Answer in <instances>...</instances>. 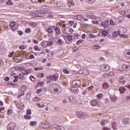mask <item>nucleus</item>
Segmentation results:
<instances>
[{"mask_svg": "<svg viewBox=\"0 0 130 130\" xmlns=\"http://www.w3.org/2000/svg\"><path fill=\"white\" fill-rule=\"evenodd\" d=\"M52 12L49 11H42L41 10H37L34 13V15L38 18H43L45 16V14H51Z\"/></svg>", "mask_w": 130, "mask_h": 130, "instance_id": "1", "label": "nucleus"}, {"mask_svg": "<svg viewBox=\"0 0 130 130\" xmlns=\"http://www.w3.org/2000/svg\"><path fill=\"white\" fill-rule=\"evenodd\" d=\"M75 115L77 116V117H78V118H80V119H85V118H87L88 117V115L82 111H76L75 112Z\"/></svg>", "mask_w": 130, "mask_h": 130, "instance_id": "2", "label": "nucleus"}, {"mask_svg": "<svg viewBox=\"0 0 130 130\" xmlns=\"http://www.w3.org/2000/svg\"><path fill=\"white\" fill-rule=\"evenodd\" d=\"M91 106L100 107V103L97 100L93 99L90 101Z\"/></svg>", "mask_w": 130, "mask_h": 130, "instance_id": "3", "label": "nucleus"}, {"mask_svg": "<svg viewBox=\"0 0 130 130\" xmlns=\"http://www.w3.org/2000/svg\"><path fill=\"white\" fill-rule=\"evenodd\" d=\"M100 69L101 70L102 72H108V71L110 70V67L107 64L101 65Z\"/></svg>", "mask_w": 130, "mask_h": 130, "instance_id": "4", "label": "nucleus"}, {"mask_svg": "<svg viewBox=\"0 0 130 130\" xmlns=\"http://www.w3.org/2000/svg\"><path fill=\"white\" fill-rule=\"evenodd\" d=\"M17 124L15 122H10L8 126H7V129L8 130H14L15 129V128L16 127Z\"/></svg>", "mask_w": 130, "mask_h": 130, "instance_id": "5", "label": "nucleus"}, {"mask_svg": "<svg viewBox=\"0 0 130 130\" xmlns=\"http://www.w3.org/2000/svg\"><path fill=\"white\" fill-rule=\"evenodd\" d=\"M72 84L76 87H80L82 85V82L79 80H75L72 82Z\"/></svg>", "mask_w": 130, "mask_h": 130, "instance_id": "6", "label": "nucleus"}, {"mask_svg": "<svg viewBox=\"0 0 130 130\" xmlns=\"http://www.w3.org/2000/svg\"><path fill=\"white\" fill-rule=\"evenodd\" d=\"M86 17H87V18H89V19H95L97 18L96 16H95V14L92 13H86Z\"/></svg>", "mask_w": 130, "mask_h": 130, "instance_id": "7", "label": "nucleus"}, {"mask_svg": "<svg viewBox=\"0 0 130 130\" xmlns=\"http://www.w3.org/2000/svg\"><path fill=\"white\" fill-rule=\"evenodd\" d=\"M73 31H74V30L70 27H65L64 29V33H65V34H72Z\"/></svg>", "mask_w": 130, "mask_h": 130, "instance_id": "8", "label": "nucleus"}, {"mask_svg": "<svg viewBox=\"0 0 130 130\" xmlns=\"http://www.w3.org/2000/svg\"><path fill=\"white\" fill-rule=\"evenodd\" d=\"M123 56L126 59H130V50H126L124 52Z\"/></svg>", "mask_w": 130, "mask_h": 130, "instance_id": "9", "label": "nucleus"}, {"mask_svg": "<svg viewBox=\"0 0 130 130\" xmlns=\"http://www.w3.org/2000/svg\"><path fill=\"white\" fill-rule=\"evenodd\" d=\"M52 27L55 31L56 36H57L59 34H60V33H61V32L60 31V28H59V27H58L56 26H52Z\"/></svg>", "mask_w": 130, "mask_h": 130, "instance_id": "10", "label": "nucleus"}, {"mask_svg": "<svg viewBox=\"0 0 130 130\" xmlns=\"http://www.w3.org/2000/svg\"><path fill=\"white\" fill-rule=\"evenodd\" d=\"M101 26L102 27H104V28H106L109 25V20H106L104 22H102L101 24Z\"/></svg>", "mask_w": 130, "mask_h": 130, "instance_id": "11", "label": "nucleus"}, {"mask_svg": "<svg viewBox=\"0 0 130 130\" xmlns=\"http://www.w3.org/2000/svg\"><path fill=\"white\" fill-rule=\"evenodd\" d=\"M122 69L125 72H128V71H129L130 70V66L126 64H124L122 66Z\"/></svg>", "mask_w": 130, "mask_h": 130, "instance_id": "12", "label": "nucleus"}, {"mask_svg": "<svg viewBox=\"0 0 130 130\" xmlns=\"http://www.w3.org/2000/svg\"><path fill=\"white\" fill-rule=\"evenodd\" d=\"M47 78H50V80L51 81H57L58 76L56 75H53L52 76H48Z\"/></svg>", "mask_w": 130, "mask_h": 130, "instance_id": "13", "label": "nucleus"}, {"mask_svg": "<svg viewBox=\"0 0 130 130\" xmlns=\"http://www.w3.org/2000/svg\"><path fill=\"white\" fill-rule=\"evenodd\" d=\"M117 90L119 91L120 94H124L126 89L124 87H119Z\"/></svg>", "mask_w": 130, "mask_h": 130, "instance_id": "14", "label": "nucleus"}, {"mask_svg": "<svg viewBox=\"0 0 130 130\" xmlns=\"http://www.w3.org/2000/svg\"><path fill=\"white\" fill-rule=\"evenodd\" d=\"M71 91L74 92V93H79V88L74 85L73 87L70 88Z\"/></svg>", "mask_w": 130, "mask_h": 130, "instance_id": "15", "label": "nucleus"}, {"mask_svg": "<svg viewBox=\"0 0 130 130\" xmlns=\"http://www.w3.org/2000/svg\"><path fill=\"white\" fill-rule=\"evenodd\" d=\"M112 37H113V38H116V37H117V36H118V35H119V36H120V30H118V31H114L112 33Z\"/></svg>", "mask_w": 130, "mask_h": 130, "instance_id": "16", "label": "nucleus"}, {"mask_svg": "<svg viewBox=\"0 0 130 130\" xmlns=\"http://www.w3.org/2000/svg\"><path fill=\"white\" fill-rule=\"evenodd\" d=\"M128 118L127 117H125L122 120V122L123 123V124H124L125 125L126 124H128V123H129V122H128Z\"/></svg>", "mask_w": 130, "mask_h": 130, "instance_id": "17", "label": "nucleus"}, {"mask_svg": "<svg viewBox=\"0 0 130 130\" xmlns=\"http://www.w3.org/2000/svg\"><path fill=\"white\" fill-rule=\"evenodd\" d=\"M110 99L111 102L114 103L116 102V100H117V98H116V96L115 95H111L110 96Z\"/></svg>", "mask_w": 130, "mask_h": 130, "instance_id": "18", "label": "nucleus"}, {"mask_svg": "<svg viewBox=\"0 0 130 130\" xmlns=\"http://www.w3.org/2000/svg\"><path fill=\"white\" fill-rule=\"evenodd\" d=\"M117 126H118V124L116 122H114L112 123V127H113L114 129H116Z\"/></svg>", "mask_w": 130, "mask_h": 130, "instance_id": "19", "label": "nucleus"}, {"mask_svg": "<svg viewBox=\"0 0 130 130\" xmlns=\"http://www.w3.org/2000/svg\"><path fill=\"white\" fill-rule=\"evenodd\" d=\"M31 71H32V69H27V70H25L24 72V75H29L30 73H31Z\"/></svg>", "mask_w": 130, "mask_h": 130, "instance_id": "20", "label": "nucleus"}, {"mask_svg": "<svg viewBox=\"0 0 130 130\" xmlns=\"http://www.w3.org/2000/svg\"><path fill=\"white\" fill-rule=\"evenodd\" d=\"M118 81L122 84H124V82H125V80H124V77H123L119 78L118 79Z\"/></svg>", "mask_w": 130, "mask_h": 130, "instance_id": "21", "label": "nucleus"}, {"mask_svg": "<svg viewBox=\"0 0 130 130\" xmlns=\"http://www.w3.org/2000/svg\"><path fill=\"white\" fill-rule=\"evenodd\" d=\"M104 89L105 90H106V89H108L109 88V84L107 83V82H105L103 85Z\"/></svg>", "mask_w": 130, "mask_h": 130, "instance_id": "22", "label": "nucleus"}, {"mask_svg": "<svg viewBox=\"0 0 130 130\" xmlns=\"http://www.w3.org/2000/svg\"><path fill=\"white\" fill-rule=\"evenodd\" d=\"M54 86H55L54 84L53 83L51 84L48 87L49 90H50V91H52V90L54 89Z\"/></svg>", "mask_w": 130, "mask_h": 130, "instance_id": "23", "label": "nucleus"}, {"mask_svg": "<svg viewBox=\"0 0 130 130\" xmlns=\"http://www.w3.org/2000/svg\"><path fill=\"white\" fill-rule=\"evenodd\" d=\"M24 76H25V74H24V73H21L18 75V78L21 80V79H24Z\"/></svg>", "mask_w": 130, "mask_h": 130, "instance_id": "24", "label": "nucleus"}, {"mask_svg": "<svg viewBox=\"0 0 130 130\" xmlns=\"http://www.w3.org/2000/svg\"><path fill=\"white\" fill-rule=\"evenodd\" d=\"M57 44H58V45H60V46H62V41L61 39H59L57 42H56Z\"/></svg>", "mask_w": 130, "mask_h": 130, "instance_id": "25", "label": "nucleus"}, {"mask_svg": "<svg viewBox=\"0 0 130 130\" xmlns=\"http://www.w3.org/2000/svg\"><path fill=\"white\" fill-rule=\"evenodd\" d=\"M54 6L57 8H60V7H61V2H57L55 3Z\"/></svg>", "mask_w": 130, "mask_h": 130, "instance_id": "26", "label": "nucleus"}, {"mask_svg": "<svg viewBox=\"0 0 130 130\" xmlns=\"http://www.w3.org/2000/svg\"><path fill=\"white\" fill-rule=\"evenodd\" d=\"M44 85V82H39L37 84V86L38 87H40L41 88L43 87Z\"/></svg>", "mask_w": 130, "mask_h": 130, "instance_id": "27", "label": "nucleus"}, {"mask_svg": "<svg viewBox=\"0 0 130 130\" xmlns=\"http://www.w3.org/2000/svg\"><path fill=\"white\" fill-rule=\"evenodd\" d=\"M41 8L43 10H49V6L47 5H42Z\"/></svg>", "mask_w": 130, "mask_h": 130, "instance_id": "28", "label": "nucleus"}, {"mask_svg": "<svg viewBox=\"0 0 130 130\" xmlns=\"http://www.w3.org/2000/svg\"><path fill=\"white\" fill-rule=\"evenodd\" d=\"M96 97L98 100H100L101 99L103 98V94L102 93H99L97 94Z\"/></svg>", "mask_w": 130, "mask_h": 130, "instance_id": "29", "label": "nucleus"}, {"mask_svg": "<svg viewBox=\"0 0 130 130\" xmlns=\"http://www.w3.org/2000/svg\"><path fill=\"white\" fill-rule=\"evenodd\" d=\"M96 0H87V3L89 5H93V4H95Z\"/></svg>", "mask_w": 130, "mask_h": 130, "instance_id": "30", "label": "nucleus"}, {"mask_svg": "<svg viewBox=\"0 0 130 130\" xmlns=\"http://www.w3.org/2000/svg\"><path fill=\"white\" fill-rule=\"evenodd\" d=\"M75 20H78V21H81L82 20V15H77L75 17Z\"/></svg>", "mask_w": 130, "mask_h": 130, "instance_id": "31", "label": "nucleus"}, {"mask_svg": "<svg viewBox=\"0 0 130 130\" xmlns=\"http://www.w3.org/2000/svg\"><path fill=\"white\" fill-rule=\"evenodd\" d=\"M32 3H34L35 4H38V3H42V0H30Z\"/></svg>", "mask_w": 130, "mask_h": 130, "instance_id": "32", "label": "nucleus"}, {"mask_svg": "<svg viewBox=\"0 0 130 130\" xmlns=\"http://www.w3.org/2000/svg\"><path fill=\"white\" fill-rule=\"evenodd\" d=\"M66 38L67 39V40H68V41H72V40H73V37H72V36H66Z\"/></svg>", "mask_w": 130, "mask_h": 130, "instance_id": "33", "label": "nucleus"}, {"mask_svg": "<svg viewBox=\"0 0 130 130\" xmlns=\"http://www.w3.org/2000/svg\"><path fill=\"white\" fill-rule=\"evenodd\" d=\"M40 98L37 97L34 98L32 99V101H34V102H38V101H40Z\"/></svg>", "mask_w": 130, "mask_h": 130, "instance_id": "34", "label": "nucleus"}, {"mask_svg": "<svg viewBox=\"0 0 130 130\" xmlns=\"http://www.w3.org/2000/svg\"><path fill=\"white\" fill-rule=\"evenodd\" d=\"M74 4V2H73V0H68V5L69 7H72V5Z\"/></svg>", "mask_w": 130, "mask_h": 130, "instance_id": "35", "label": "nucleus"}, {"mask_svg": "<svg viewBox=\"0 0 130 130\" xmlns=\"http://www.w3.org/2000/svg\"><path fill=\"white\" fill-rule=\"evenodd\" d=\"M102 34L103 36H107L108 32L107 31V30H104L102 31Z\"/></svg>", "mask_w": 130, "mask_h": 130, "instance_id": "36", "label": "nucleus"}, {"mask_svg": "<svg viewBox=\"0 0 130 130\" xmlns=\"http://www.w3.org/2000/svg\"><path fill=\"white\" fill-rule=\"evenodd\" d=\"M47 32L51 34H52V33H53V31H52L51 27H48V29H47Z\"/></svg>", "mask_w": 130, "mask_h": 130, "instance_id": "37", "label": "nucleus"}, {"mask_svg": "<svg viewBox=\"0 0 130 130\" xmlns=\"http://www.w3.org/2000/svg\"><path fill=\"white\" fill-rule=\"evenodd\" d=\"M10 26H11L12 28L16 26V22L14 21H12L10 22Z\"/></svg>", "mask_w": 130, "mask_h": 130, "instance_id": "38", "label": "nucleus"}, {"mask_svg": "<svg viewBox=\"0 0 130 130\" xmlns=\"http://www.w3.org/2000/svg\"><path fill=\"white\" fill-rule=\"evenodd\" d=\"M35 71H43V68L42 67H36L34 68Z\"/></svg>", "mask_w": 130, "mask_h": 130, "instance_id": "39", "label": "nucleus"}, {"mask_svg": "<svg viewBox=\"0 0 130 130\" xmlns=\"http://www.w3.org/2000/svg\"><path fill=\"white\" fill-rule=\"evenodd\" d=\"M83 74L86 76H88V75H89V71L87 70H83Z\"/></svg>", "mask_w": 130, "mask_h": 130, "instance_id": "40", "label": "nucleus"}, {"mask_svg": "<svg viewBox=\"0 0 130 130\" xmlns=\"http://www.w3.org/2000/svg\"><path fill=\"white\" fill-rule=\"evenodd\" d=\"M24 118L25 119H31V116L25 115L24 116Z\"/></svg>", "mask_w": 130, "mask_h": 130, "instance_id": "41", "label": "nucleus"}, {"mask_svg": "<svg viewBox=\"0 0 130 130\" xmlns=\"http://www.w3.org/2000/svg\"><path fill=\"white\" fill-rule=\"evenodd\" d=\"M93 48L95 50L99 49L100 48V45H95L93 47Z\"/></svg>", "mask_w": 130, "mask_h": 130, "instance_id": "42", "label": "nucleus"}, {"mask_svg": "<svg viewBox=\"0 0 130 130\" xmlns=\"http://www.w3.org/2000/svg\"><path fill=\"white\" fill-rule=\"evenodd\" d=\"M29 79L30 80H31L32 81V82H35V80H36V79L35 78V77H34L32 76H30L29 77Z\"/></svg>", "mask_w": 130, "mask_h": 130, "instance_id": "43", "label": "nucleus"}, {"mask_svg": "<svg viewBox=\"0 0 130 130\" xmlns=\"http://www.w3.org/2000/svg\"><path fill=\"white\" fill-rule=\"evenodd\" d=\"M25 91H26V88L24 87V86L21 87V93H25Z\"/></svg>", "mask_w": 130, "mask_h": 130, "instance_id": "44", "label": "nucleus"}, {"mask_svg": "<svg viewBox=\"0 0 130 130\" xmlns=\"http://www.w3.org/2000/svg\"><path fill=\"white\" fill-rule=\"evenodd\" d=\"M7 5H9V6H12L13 5V3H12V1L11 0H8L7 3Z\"/></svg>", "mask_w": 130, "mask_h": 130, "instance_id": "45", "label": "nucleus"}, {"mask_svg": "<svg viewBox=\"0 0 130 130\" xmlns=\"http://www.w3.org/2000/svg\"><path fill=\"white\" fill-rule=\"evenodd\" d=\"M26 114H27V115H30V114H31V109H28L27 110Z\"/></svg>", "mask_w": 130, "mask_h": 130, "instance_id": "46", "label": "nucleus"}, {"mask_svg": "<svg viewBox=\"0 0 130 130\" xmlns=\"http://www.w3.org/2000/svg\"><path fill=\"white\" fill-rule=\"evenodd\" d=\"M29 59H34L35 58V56L33 54H31L28 57Z\"/></svg>", "mask_w": 130, "mask_h": 130, "instance_id": "47", "label": "nucleus"}, {"mask_svg": "<svg viewBox=\"0 0 130 130\" xmlns=\"http://www.w3.org/2000/svg\"><path fill=\"white\" fill-rule=\"evenodd\" d=\"M53 127L54 128H56L57 129H58V127H59V125H56L55 124L52 125Z\"/></svg>", "mask_w": 130, "mask_h": 130, "instance_id": "48", "label": "nucleus"}, {"mask_svg": "<svg viewBox=\"0 0 130 130\" xmlns=\"http://www.w3.org/2000/svg\"><path fill=\"white\" fill-rule=\"evenodd\" d=\"M82 42H83L82 40H79L77 42L76 44H77V45H80V44H81V43H82Z\"/></svg>", "mask_w": 130, "mask_h": 130, "instance_id": "49", "label": "nucleus"}, {"mask_svg": "<svg viewBox=\"0 0 130 130\" xmlns=\"http://www.w3.org/2000/svg\"><path fill=\"white\" fill-rule=\"evenodd\" d=\"M78 74L79 75H82V74H84V70L83 69H80L79 71H78Z\"/></svg>", "mask_w": 130, "mask_h": 130, "instance_id": "50", "label": "nucleus"}, {"mask_svg": "<svg viewBox=\"0 0 130 130\" xmlns=\"http://www.w3.org/2000/svg\"><path fill=\"white\" fill-rule=\"evenodd\" d=\"M37 124V122L36 121H31L30 122V125H32L33 126H34V125H35V124Z\"/></svg>", "mask_w": 130, "mask_h": 130, "instance_id": "51", "label": "nucleus"}, {"mask_svg": "<svg viewBox=\"0 0 130 130\" xmlns=\"http://www.w3.org/2000/svg\"><path fill=\"white\" fill-rule=\"evenodd\" d=\"M25 33H30L31 32V28H27L25 30Z\"/></svg>", "mask_w": 130, "mask_h": 130, "instance_id": "52", "label": "nucleus"}, {"mask_svg": "<svg viewBox=\"0 0 130 130\" xmlns=\"http://www.w3.org/2000/svg\"><path fill=\"white\" fill-rule=\"evenodd\" d=\"M53 44V43L52 42H48L47 44V46H51Z\"/></svg>", "mask_w": 130, "mask_h": 130, "instance_id": "53", "label": "nucleus"}, {"mask_svg": "<svg viewBox=\"0 0 130 130\" xmlns=\"http://www.w3.org/2000/svg\"><path fill=\"white\" fill-rule=\"evenodd\" d=\"M12 112H13V111L12 110L8 109L7 114H8V115H10V114H12Z\"/></svg>", "mask_w": 130, "mask_h": 130, "instance_id": "54", "label": "nucleus"}, {"mask_svg": "<svg viewBox=\"0 0 130 130\" xmlns=\"http://www.w3.org/2000/svg\"><path fill=\"white\" fill-rule=\"evenodd\" d=\"M57 130H64V127L62 126H59Z\"/></svg>", "mask_w": 130, "mask_h": 130, "instance_id": "55", "label": "nucleus"}, {"mask_svg": "<svg viewBox=\"0 0 130 130\" xmlns=\"http://www.w3.org/2000/svg\"><path fill=\"white\" fill-rule=\"evenodd\" d=\"M88 25L87 23H83V24H82V27L83 28H87V27H88Z\"/></svg>", "mask_w": 130, "mask_h": 130, "instance_id": "56", "label": "nucleus"}, {"mask_svg": "<svg viewBox=\"0 0 130 130\" xmlns=\"http://www.w3.org/2000/svg\"><path fill=\"white\" fill-rule=\"evenodd\" d=\"M38 77L39 78H43V77H44V74L42 73L41 74H39Z\"/></svg>", "mask_w": 130, "mask_h": 130, "instance_id": "57", "label": "nucleus"}, {"mask_svg": "<svg viewBox=\"0 0 130 130\" xmlns=\"http://www.w3.org/2000/svg\"><path fill=\"white\" fill-rule=\"evenodd\" d=\"M25 96L27 99H30V98L31 97V95H30V94L29 93L26 94Z\"/></svg>", "mask_w": 130, "mask_h": 130, "instance_id": "58", "label": "nucleus"}, {"mask_svg": "<svg viewBox=\"0 0 130 130\" xmlns=\"http://www.w3.org/2000/svg\"><path fill=\"white\" fill-rule=\"evenodd\" d=\"M110 24L111 26H114V22L113 21V20H111Z\"/></svg>", "mask_w": 130, "mask_h": 130, "instance_id": "59", "label": "nucleus"}, {"mask_svg": "<svg viewBox=\"0 0 130 130\" xmlns=\"http://www.w3.org/2000/svg\"><path fill=\"white\" fill-rule=\"evenodd\" d=\"M14 55V52H12L11 53H10V54L8 55L9 57H12V56Z\"/></svg>", "mask_w": 130, "mask_h": 130, "instance_id": "60", "label": "nucleus"}, {"mask_svg": "<svg viewBox=\"0 0 130 130\" xmlns=\"http://www.w3.org/2000/svg\"><path fill=\"white\" fill-rule=\"evenodd\" d=\"M63 72L64 74H69V71H68V70H67V69H64Z\"/></svg>", "mask_w": 130, "mask_h": 130, "instance_id": "61", "label": "nucleus"}, {"mask_svg": "<svg viewBox=\"0 0 130 130\" xmlns=\"http://www.w3.org/2000/svg\"><path fill=\"white\" fill-rule=\"evenodd\" d=\"M19 49H21V50H24L25 49V47L24 46L21 45L19 47Z\"/></svg>", "mask_w": 130, "mask_h": 130, "instance_id": "62", "label": "nucleus"}, {"mask_svg": "<svg viewBox=\"0 0 130 130\" xmlns=\"http://www.w3.org/2000/svg\"><path fill=\"white\" fill-rule=\"evenodd\" d=\"M18 34H19V35H20L21 36V35H23V31H22L21 30H18Z\"/></svg>", "mask_w": 130, "mask_h": 130, "instance_id": "63", "label": "nucleus"}, {"mask_svg": "<svg viewBox=\"0 0 130 130\" xmlns=\"http://www.w3.org/2000/svg\"><path fill=\"white\" fill-rule=\"evenodd\" d=\"M103 130H111L110 128H109L108 127H104L103 128Z\"/></svg>", "mask_w": 130, "mask_h": 130, "instance_id": "64", "label": "nucleus"}]
</instances>
